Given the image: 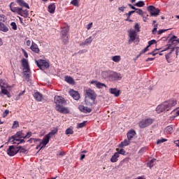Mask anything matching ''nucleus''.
Here are the masks:
<instances>
[{
  "instance_id": "f257e3e1",
  "label": "nucleus",
  "mask_w": 179,
  "mask_h": 179,
  "mask_svg": "<svg viewBox=\"0 0 179 179\" xmlns=\"http://www.w3.org/2000/svg\"><path fill=\"white\" fill-rule=\"evenodd\" d=\"M176 104H177V101L174 100L164 102L157 107L156 111L158 114H160V113H164V111H169L171 110V107H174Z\"/></svg>"
},
{
  "instance_id": "4d7b16f0",
  "label": "nucleus",
  "mask_w": 179,
  "mask_h": 179,
  "mask_svg": "<svg viewBox=\"0 0 179 179\" xmlns=\"http://www.w3.org/2000/svg\"><path fill=\"white\" fill-rule=\"evenodd\" d=\"M174 50H176V58H177V57H178V54H179V47L177 46V47L174 48Z\"/></svg>"
},
{
  "instance_id": "bf43d9fd",
  "label": "nucleus",
  "mask_w": 179,
  "mask_h": 179,
  "mask_svg": "<svg viewBox=\"0 0 179 179\" xmlns=\"http://www.w3.org/2000/svg\"><path fill=\"white\" fill-rule=\"evenodd\" d=\"M170 47H171V45H168V46L165 48L163 50H162L161 52H164V51H167L168 50H170Z\"/></svg>"
},
{
  "instance_id": "20e7f679",
  "label": "nucleus",
  "mask_w": 179,
  "mask_h": 179,
  "mask_svg": "<svg viewBox=\"0 0 179 179\" xmlns=\"http://www.w3.org/2000/svg\"><path fill=\"white\" fill-rule=\"evenodd\" d=\"M35 64H36L37 66L42 71L47 69V68H50V64L43 59L36 60Z\"/></svg>"
},
{
  "instance_id": "3c124183",
  "label": "nucleus",
  "mask_w": 179,
  "mask_h": 179,
  "mask_svg": "<svg viewBox=\"0 0 179 179\" xmlns=\"http://www.w3.org/2000/svg\"><path fill=\"white\" fill-rule=\"evenodd\" d=\"M167 139L166 138H162L159 139L157 141V145L160 144V143H164V142H166Z\"/></svg>"
},
{
  "instance_id": "f03ea898",
  "label": "nucleus",
  "mask_w": 179,
  "mask_h": 179,
  "mask_svg": "<svg viewBox=\"0 0 179 179\" xmlns=\"http://www.w3.org/2000/svg\"><path fill=\"white\" fill-rule=\"evenodd\" d=\"M24 136H25V135L23 133V131H17L15 134V135H14L12 137H10L9 138V141L10 142H13V143H16V142H19V141H20V139H22V138H23V139H25ZM15 141H16V142H15Z\"/></svg>"
},
{
  "instance_id": "680f3d73",
  "label": "nucleus",
  "mask_w": 179,
  "mask_h": 179,
  "mask_svg": "<svg viewBox=\"0 0 179 179\" xmlns=\"http://www.w3.org/2000/svg\"><path fill=\"white\" fill-rule=\"evenodd\" d=\"M92 26H93V22L88 24L87 26V30H90V29H92Z\"/></svg>"
},
{
  "instance_id": "39448f33",
  "label": "nucleus",
  "mask_w": 179,
  "mask_h": 179,
  "mask_svg": "<svg viewBox=\"0 0 179 179\" xmlns=\"http://www.w3.org/2000/svg\"><path fill=\"white\" fill-rule=\"evenodd\" d=\"M153 124V119L152 118H147L145 120H141L138 123V127L140 128H146Z\"/></svg>"
},
{
  "instance_id": "7c9ffc66",
  "label": "nucleus",
  "mask_w": 179,
  "mask_h": 179,
  "mask_svg": "<svg viewBox=\"0 0 179 179\" xmlns=\"http://www.w3.org/2000/svg\"><path fill=\"white\" fill-rule=\"evenodd\" d=\"M131 142L129 140L125 139L123 141L121 142L120 144L118 145L119 148H124V146H128Z\"/></svg>"
},
{
  "instance_id": "a878e982",
  "label": "nucleus",
  "mask_w": 179,
  "mask_h": 179,
  "mask_svg": "<svg viewBox=\"0 0 179 179\" xmlns=\"http://www.w3.org/2000/svg\"><path fill=\"white\" fill-rule=\"evenodd\" d=\"M20 16H23V17H27L29 16V10L25 9L23 10V8H20V13L19 14Z\"/></svg>"
},
{
  "instance_id": "aec40b11",
  "label": "nucleus",
  "mask_w": 179,
  "mask_h": 179,
  "mask_svg": "<svg viewBox=\"0 0 179 179\" xmlns=\"http://www.w3.org/2000/svg\"><path fill=\"white\" fill-rule=\"evenodd\" d=\"M92 85H93V83H94V85H96V87H97V89H103V87H107V85H106V84L103 83H100L99 81H92L91 82Z\"/></svg>"
},
{
  "instance_id": "c85d7f7f",
  "label": "nucleus",
  "mask_w": 179,
  "mask_h": 179,
  "mask_svg": "<svg viewBox=\"0 0 179 179\" xmlns=\"http://www.w3.org/2000/svg\"><path fill=\"white\" fill-rule=\"evenodd\" d=\"M48 12L50 13H54L55 12V3H52L48 6Z\"/></svg>"
},
{
  "instance_id": "f8f14e48",
  "label": "nucleus",
  "mask_w": 179,
  "mask_h": 179,
  "mask_svg": "<svg viewBox=\"0 0 179 179\" xmlns=\"http://www.w3.org/2000/svg\"><path fill=\"white\" fill-rule=\"evenodd\" d=\"M21 62L24 68V72H30V66L29 65V61L27 59H22L21 60Z\"/></svg>"
},
{
  "instance_id": "423d86ee",
  "label": "nucleus",
  "mask_w": 179,
  "mask_h": 179,
  "mask_svg": "<svg viewBox=\"0 0 179 179\" xmlns=\"http://www.w3.org/2000/svg\"><path fill=\"white\" fill-rule=\"evenodd\" d=\"M19 150H20V149L18 148L15 145H10L7 150V155H8V156H10V157L15 156V155L17 154Z\"/></svg>"
},
{
  "instance_id": "6e6552de",
  "label": "nucleus",
  "mask_w": 179,
  "mask_h": 179,
  "mask_svg": "<svg viewBox=\"0 0 179 179\" xmlns=\"http://www.w3.org/2000/svg\"><path fill=\"white\" fill-rule=\"evenodd\" d=\"M55 103L56 104V107H59L62 105H66V102L65 101V99L62 96H55L54 98Z\"/></svg>"
},
{
  "instance_id": "c03bdc74",
  "label": "nucleus",
  "mask_w": 179,
  "mask_h": 179,
  "mask_svg": "<svg viewBox=\"0 0 179 179\" xmlns=\"http://www.w3.org/2000/svg\"><path fill=\"white\" fill-rule=\"evenodd\" d=\"M62 38L63 40V43L64 44H68V41H69V38L67 36H62Z\"/></svg>"
},
{
  "instance_id": "f704fd0d",
  "label": "nucleus",
  "mask_w": 179,
  "mask_h": 179,
  "mask_svg": "<svg viewBox=\"0 0 179 179\" xmlns=\"http://www.w3.org/2000/svg\"><path fill=\"white\" fill-rule=\"evenodd\" d=\"M112 61H113V62H116V63L120 62V61H121V56L115 55V56L112 57Z\"/></svg>"
},
{
  "instance_id": "37998d69",
  "label": "nucleus",
  "mask_w": 179,
  "mask_h": 179,
  "mask_svg": "<svg viewBox=\"0 0 179 179\" xmlns=\"http://www.w3.org/2000/svg\"><path fill=\"white\" fill-rule=\"evenodd\" d=\"M73 130H72V129L68 128L66 130V135H73Z\"/></svg>"
},
{
  "instance_id": "473e14b6",
  "label": "nucleus",
  "mask_w": 179,
  "mask_h": 179,
  "mask_svg": "<svg viewBox=\"0 0 179 179\" xmlns=\"http://www.w3.org/2000/svg\"><path fill=\"white\" fill-rule=\"evenodd\" d=\"M8 30L9 29L8 28V27H6L3 23L0 22V31L6 33V31H8Z\"/></svg>"
},
{
  "instance_id": "58836bf2",
  "label": "nucleus",
  "mask_w": 179,
  "mask_h": 179,
  "mask_svg": "<svg viewBox=\"0 0 179 179\" xmlns=\"http://www.w3.org/2000/svg\"><path fill=\"white\" fill-rule=\"evenodd\" d=\"M116 153H118L119 156L120 155H125V150L124 149L120 150V148H116Z\"/></svg>"
},
{
  "instance_id": "393cba45",
  "label": "nucleus",
  "mask_w": 179,
  "mask_h": 179,
  "mask_svg": "<svg viewBox=\"0 0 179 179\" xmlns=\"http://www.w3.org/2000/svg\"><path fill=\"white\" fill-rule=\"evenodd\" d=\"M34 97L36 101H41V100H43V94H41L40 92H35Z\"/></svg>"
},
{
  "instance_id": "864d4df0",
  "label": "nucleus",
  "mask_w": 179,
  "mask_h": 179,
  "mask_svg": "<svg viewBox=\"0 0 179 179\" xmlns=\"http://www.w3.org/2000/svg\"><path fill=\"white\" fill-rule=\"evenodd\" d=\"M19 127V122L14 121L13 124V128H17Z\"/></svg>"
},
{
  "instance_id": "9d476101",
  "label": "nucleus",
  "mask_w": 179,
  "mask_h": 179,
  "mask_svg": "<svg viewBox=\"0 0 179 179\" xmlns=\"http://www.w3.org/2000/svg\"><path fill=\"white\" fill-rule=\"evenodd\" d=\"M148 11L150 12V16H155V17L159 15V13H160V10L156 8L155 6H149L148 7Z\"/></svg>"
},
{
  "instance_id": "72a5a7b5",
  "label": "nucleus",
  "mask_w": 179,
  "mask_h": 179,
  "mask_svg": "<svg viewBox=\"0 0 179 179\" xmlns=\"http://www.w3.org/2000/svg\"><path fill=\"white\" fill-rule=\"evenodd\" d=\"M164 133L168 134H173V127L171 126H167L164 129Z\"/></svg>"
},
{
  "instance_id": "13d9d810",
  "label": "nucleus",
  "mask_w": 179,
  "mask_h": 179,
  "mask_svg": "<svg viewBox=\"0 0 179 179\" xmlns=\"http://www.w3.org/2000/svg\"><path fill=\"white\" fill-rule=\"evenodd\" d=\"M167 30L169 29H159L158 31V34L160 35V34H163V33H164V31H167Z\"/></svg>"
},
{
  "instance_id": "6e6d98bb",
  "label": "nucleus",
  "mask_w": 179,
  "mask_h": 179,
  "mask_svg": "<svg viewBox=\"0 0 179 179\" xmlns=\"http://www.w3.org/2000/svg\"><path fill=\"white\" fill-rule=\"evenodd\" d=\"M125 8H126L125 6L119 7L118 10L120 13H121V12H124L125 10Z\"/></svg>"
},
{
  "instance_id": "1a4fd4ad",
  "label": "nucleus",
  "mask_w": 179,
  "mask_h": 179,
  "mask_svg": "<svg viewBox=\"0 0 179 179\" xmlns=\"http://www.w3.org/2000/svg\"><path fill=\"white\" fill-rule=\"evenodd\" d=\"M129 33V44H131V43H134L135 40H136V31L134 29H129L128 31Z\"/></svg>"
},
{
  "instance_id": "0e129e2a",
  "label": "nucleus",
  "mask_w": 179,
  "mask_h": 179,
  "mask_svg": "<svg viewBox=\"0 0 179 179\" xmlns=\"http://www.w3.org/2000/svg\"><path fill=\"white\" fill-rule=\"evenodd\" d=\"M145 61L146 62H149V61H155V57H148Z\"/></svg>"
},
{
  "instance_id": "7ed1b4c3",
  "label": "nucleus",
  "mask_w": 179,
  "mask_h": 179,
  "mask_svg": "<svg viewBox=\"0 0 179 179\" xmlns=\"http://www.w3.org/2000/svg\"><path fill=\"white\" fill-rule=\"evenodd\" d=\"M85 96L86 99H90V100H92V101H93V103H94L97 97V94H96L94 90L90 88L85 90Z\"/></svg>"
},
{
  "instance_id": "6ab92c4d",
  "label": "nucleus",
  "mask_w": 179,
  "mask_h": 179,
  "mask_svg": "<svg viewBox=\"0 0 179 179\" xmlns=\"http://www.w3.org/2000/svg\"><path fill=\"white\" fill-rule=\"evenodd\" d=\"M12 5H13V2H11L10 4V10L11 12H13V13H17L19 15L20 13L21 8L19 7H13Z\"/></svg>"
},
{
  "instance_id": "a18cd8bd",
  "label": "nucleus",
  "mask_w": 179,
  "mask_h": 179,
  "mask_svg": "<svg viewBox=\"0 0 179 179\" xmlns=\"http://www.w3.org/2000/svg\"><path fill=\"white\" fill-rule=\"evenodd\" d=\"M134 31H136V33H139V31H141V28L139 27V24L136 23L134 26Z\"/></svg>"
},
{
  "instance_id": "4be33fe9",
  "label": "nucleus",
  "mask_w": 179,
  "mask_h": 179,
  "mask_svg": "<svg viewBox=\"0 0 179 179\" xmlns=\"http://www.w3.org/2000/svg\"><path fill=\"white\" fill-rule=\"evenodd\" d=\"M31 50L34 52H36V54H38V52H40V49L38 48V46L34 42H32V44L31 45Z\"/></svg>"
},
{
  "instance_id": "f3484780",
  "label": "nucleus",
  "mask_w": 179,
  "mask_h": 179,
  "mask_svg": "<svg viewBox=\"0 0 179 179\" xmlns=\"http://www.w3.org/2000/svg\"><path fill=\"white\" fill-rule=\"evenodd\" d=\"M109 93H110V94H113L115 97H118V96H120V91L117 88H110L109 90Z\"/></svg>"
},
{
  "instance_id": "4c0bfd02",
  "label": "nucleus",
  "mask_w": 179,
  "mask_h": 179,
  "mask_svg": "<svg viewBox=\"0 0 179 179\" xmlns=\"http://www.w3.org/2000/svg\"><path fill=\"white\" fill-rule=\"evenodd\" d=\"M57 132H58V130L57 129L52 130L49 134H46V136L51 138L52 136H54V135H55V134H57Z\"/></svg>"
},
{
  "instance_id": "603ef678",
  "label": "nucleus",
  "mask_w": 179,
  "mask_h": 179,
  "mask_svg": "<svg viewBox=\"0 0 179 179\" xmlns=\"http://www.w3.org/2000/svg\"><path fill=\"white\" fill-rule=\"evenodd\" d=\"M135 10L129 11L128 13H126V16H127L128 19H129V17H131V15L135 13Z\"/></svg>"
},
{
  "instance_id": "a19ab883",
  "label": "nucleus",
  "mask_w": 179,
  "mask_h": 179,
  "mask_svg": "<svg viewBox=\"0 0 179 179\" xmlns=\"http://www.w3.org/2000/svg\"><path fill=\"white\" fill-rule=\"evenodd\" d=\"M17 148L20 149V150H19V152H20V153H27V150H26V149L24 148H22V146H18Z\"/></svg>"
},
{
  "instance_id": "e2e57ef3",
  "label": "nucleus",
  "mask_w": 179,
  "mask_h": 179,
  "mask_svg": "<svg viewBox=\"0 0 179 179\" xmlns=\"http://www.w3.org/2000/svg\"><path fill=\"white\" fill-rule=\"evenodd\" d=\"M30 136H31V132L29 131L28 133H27V134L25 135L24 138L26 139V138H30Z\"/></svg>"
},
{
  "instance_id": "2f4dec72",
  "label": "nucleus",
  "mask_w": 179,
  "mask_h": 179,
  "mask_svg": "<svg viewBox=\"0 0 179 179\" xmlns=\"http://www.w3.org/2000/svg\"><path fill=\"white\" fill-rule=\"evenodd\" d=\"M135 135H136V132H135L134 130H131V131H128L127 138H128L129 141H131V139H132V138H134V136Z\"/></svg>"
},
{
  "instance_id": "de8ad7c7",
  "label": "nucleus",
  "mask_w": 179,
  "mask_h": 179,
  "mask_svg": "<svg viewBox=\"0 0 179 179\" xmlns=\"http://www.w3.org/2000/svg\"><path fill=\"white\" fill-rule=\"evenodd\" d=\"M176 38H177V36L176 35L172 36L171 38H170V41L172 42V44H176Z\"/></svg>"
},
{
  "instance_id": "412c9836",
  "label": "nucleus",
  "mask_w": 179,
  "mask_h": 179,
  "mask_svg": "<svg viewBox=\"0 0 179 179\" xmlns=\"http://www.w3.org/2000/svg\"><path fill=\"white\" fill-rule=\"evenodd\" d=\"M0 87L2 94H5L7 96V97H10V93L8 92V90L6 89V87L2 85V84H0Z\"/></svg>"
},
{
  "instance_id": "9b49d317",
  "label": "nucleus",
  "mask_w": 179,
  "mask_h": 179,
  "mask_svg": "<svg viewBox=\"0 0 179 179\" xmlns=\"http://www.w3.org/2000/svg\"><path fill=\"white\" fill-rule=\"evenodd\" d=\"M64 106V105H60L59 106H56L55 110L61 113V114H69V109Z\"/></svg>"
},
{
  "instance_id": "69168bd1",
  "label": "nucleus",
  "mask_w": 179,
  "mask_h": 179,
  "mask_svg": "<svg viewBox=\"0 0 179 179\" xmlns=\"http://www.w3.org/2000/svg\"><path fill=\"white\" fill-rule=\"evenodd\" d=\"M149 47H150V46H149V45H148L145 48H144L143 50H142V52L143 53H145V52H146V51H148L149 50Z\"/></svg>"
},
{
  "instance_id": "c756f323",
  "label": "nucleus",
  "mask_w": 179,
  "mask_h": 179,
  "mask_svg": "<svg viewBox=\"0 0 179 179\" xmlns=\"http://www.w3.org/2000/svg\"><path fill=\"white\" fill-rule=\"evenodd\" d=\"M111 74V71H103L101 73V76L103 79H110V76Z\"/></svg>"
},
{
  "instance_id": "dca6fc26",
  "label": "nucleus",
  "mask_w": 179,
  "mask_h": 179,
  "mask_svg": "<svg viewBox=\"0 0 179 179\" xmlns=\"http://www.w3.org/2000/svg\"><path fill=\"white\" fill-rule=\"evenodd\" d=\"M17 3L21 6V8H27V9H30L29 4L26 3L24 0H16Z\"/></svg>"
},
{
  "instance_id": "774afa93",
  "label": "nucleus",
  "mask_w": 179,
  "mask_h": 179,
  "mask_svg": "<svg viewBox=\"0 0 179 179\" xmlns=\"http://www.w3.org/2000/svg\"><path fill=\"white\" fill-rule=\"evenodd\" d=\"M134 179H146V177H145V176H138V177H137L136 178H134Z\"/></svg>"
},
{
  "instance_id": "bb28decb",
  "label": "nucleus",
  "mask_w": 179,
  "mask_h": 179,
  "mask_svg": "<svg viewBox=\"0 0 179 179\" xmlns=\"http://www.w3.org/2000/svg\"><path fill=\"white\" fill-rule=\"evenodd\" d=\"M64 80L67 83H69V85H74L75 84V80L71 76H65L64 77Z\"/></svg>"
},
{
  "instance_id": "0eeeda50",
  "label": "nucleus",
  "mask_w": 179,
  "mask_h": 179,
  "mask_svg": "<svg viewBox=\"0 0 179 179\" xmlns=\"http://www.w3.org/2000/svg\"><path fill=\"white\" fill-rule=\"evenodd\" d=\"M122 79V76L120 73L110 71V76L109 77V80H121Z\"/></svg>"
},
{
  "instance_id": "4468645a",
  "label": "nucleus",
  "mask_w": 179,
  "mask_h": 179,
  "mask_svg": "<svg viewBox=\"0 0 179 179\" xmlns=\"http://www.w3.org/2000/svg\"><path fill=\"white\" fill-rule=\"evenodd\" d=\"M174 51V48H173L171 51L165 55V58L168 64H171L173 61V52Z\"/></svg>"
},
{
  "instance_id": "5701e85b",
  "label": "nucleus",
  "mask_w": 179,
  "mask_h": 179,
  "mask_svg": "<svg viewBox=\"0 0 179 179\" xmlns=\"http://www.w3.org/2000/svg\"><path fill=\"white\" fill-rule=\"evenodd\" d=\"M92 41H93V39L92 38V36H90L89 38L85 39L84 42H82L80 45H81V47H83L85 45H87V44H92Z\"/></svg>"
},
{
  "instance_id": "5fc2aeb1",
  "label": "nucleus",
  "mask_w": 179,
  "mask_h": 179,
  "mask_svg": "<svg viewBox=\"0 0 179 179\" xmlns=\"http://www.w3.org/2000/svg\"><path fill=\"white\" fill-rule=\"evenodd\" d=\"M156 51H159V49H156L155 50L148 53V55H152V57H155V55H156L157 54V52H156Z\"/></svg>"
},
{
  "instance_id": "a211bd4d",
  "label": "nucleus",
  "mask_w": 179,
  "mask_h": 179,
  "mask_svg": "<svg viewBox=\"0 0 179 179\" xmlns=\"http://www.w3.org/2000/svg\"><path fill=\"white\" fill-rule=\"evenodd\" d=\"M78 108H79L80 111H81L82 113H92L91 108L86 107L83 105H80L78 106Z\"/></svg>"
},
{
  "instance_id": "8fccbe9b",
  "label": "nucleus",
  "mask_w": 179,
  "mask_h": 179,
  "mask_svg": "<svg viewBox=\"0 0 179 179\" xmlns=\"http://www.w3.org/2000/svg\"><path fill=\"white\" fill-rule=\"evenodd\" d=\"M156 40L152 39L151 41H148V47H150V45H153V44H156Z\"/></svg>"
},
{
  "instance_id": "09e8293b",
  "label": "nucleus",
  "mask_w": 179,
  "mask_h": 179,
  "mask_svg": "<svg viewBox=\"0 0 179 179\" xmlns=\"http://www.w3.org/2000/svg\"><path fill=\"white\" fill-rule=\"evenodd\" d=\"M86 125V122H83L81 123H78L77 127L78 128H83Z\"/></svg>"
},
{
  "instance_id": "79ce46f5",
  "label": "nucleus",
  "mask_w": 179,
  "mask_h": 179,
  "mask_svg": "<svg viewBox=\"0 0 179 179\" xmlns=\"http://www.w3.org/2000/svg\"><path fill=\"white\" fill-rule=\"evenodd\" d=\"M136 13H138V15H140V16H143V10L139 8H136L135 9Z\"/></svg>"
},
{
  "instance_id": "052dcab7",
  "label": "nucleus",
  "mask_w": 179,
  "mask_h": 179,
  "mask_svg": "<svg viewBox=\"0 0 179 179\" xmlns=\"http://www.w3.org/2000/svg\"><path fill=\"white\" fill-rule=\"evenodd\" d=\"M24 76L25 78H30V73H29V72H24Z\"/></svg>"
},
{
  "instance_id": "cd10ccee",
  "label": "nucleus",
  "mask_w": 179,
  "mask_h": 179,
  "mask_svg": "<svg viewBox=\"0 0 179 179\" xmlns=\"http://www.w3.org/2000/svg\"><path fill=\"white\" fill-rule=\"evenodd\" d=\"M69 32V27H65L62 30V37H66L68 36V33Z\"/></svg>"
},
{
  "instance_id": "2eb2a0df",
  "label": "nucleus",
  "mask_w": 179,
  "mask_h": 179,
  "mask_svg": "<svg viewBox=\"0 0 179 179\" xmlns=\"http://www.w3.org/2000/svg\"><path fill=\"white\" fill-rule=\"evenodd\" d=\"M50 139H51L49 136H45L43 141L41 143V145H42V146L41 147V149H43V148H45V146H47V145H48L49 142H50Z\"/></svg>"
},
{
  "instance_id": "49530a36",
  "label": "nucleus",
  "mask_w": 179,
  "mask_h": 179,
  "mask_svg": "<svg viewBox=\"0 0 179 179\" xmlns=\"http://www.w3.org/2000/svg\"><path fill=\"white\" fill-rule=\"evenodd\" d=\"M10 26L13 30H17V25H16V22H11Z\"/></svg>"
},
{
  "instance_id": "e433bc0d",
  "label": "nucleus",
  "mask_w": 179,
  "mask_h": 179,
  "mask_svg": "<svg viewBox=\"0 0 179 179\" xmlns=\"http://www.w3.org/2000/svg\"><path fill=\"white\" fill-rule=\"evenodd\" d=\"M134 6H137L138 8H142L145 6V2L143 1H139L135 3Z\"/></svg>"
},
{
  "instance_id": "338daca9",
  "label": "nucleus",
  "mask_w": 179,
  "mask_h": 179,
  "mask_svg": "<svg viewBox=\"0 0 179 179\" xmlns=\"http://www.w3.org/2000/svg\"><path fill=\"white\" fill-rule=\"evenodd\" d=\"M8 114H9V110H6L3 113V117H6V115H8Z\"/></svg>"
},
{
  "instance_id": "b1692460",
  "label": "nucleus",
  "mask_w": 179,
  "mask_h": 179,
  "mask_svg": "<svg viewBox=\"0 0 179 179\" xmlns=\"http://www.w3.org/2000/svg\"><path fill=\"white\" fill-rule=\"evenodd\" d=\"M118 157H120L118 152H115L110 158L111 163H117V162H118Z\"/></svg>"
},
{
  "instance_id": "ea45409f",
  "label": "nucleus",
  "mask_w": 179,
  "mask_h": 179,
  "mask_svg": "<svg viewBox=\"0 0 179 179\" xmlns=\"http://www.w3.org/2000/svg\"><path fill=\"white\" fill-rule=\"evenodd\" d=\"M70 3L73 6H79V0H73Z\"/></svg>"
},
{
  "instance_id": "c9c22d12",
  "label": "nucleus",
  "mask_w": 179,
  "mask_h": 179,
  "mask_svg": "<svg viewBox=\"0 0 179 179\" xmlns=\"http://www.w3.org/2000/svg\"><path fill=\"white\" fill-rule=\"evenodd\" d=\"M155 163H156V159H152L147 164V166L150 167V169H152V167L155 166Z\"/></svg>"
},
{
  "instance_id": "ddd939ff",
  "label": "nucleus",
  "mask_w": 179,
  "mask_h": 179,
  "mask_svg": "<svg viewBox=\"0 0 179 179\" xmlns=\"http://www.w3.org/2000/svg\"><path fill=\"white\" fill-rule=\"evenodd\" d=\"M69 94L73 97L74 100H79L80 99V95L79 94V92L78 91H75L73 90H71L69 91Z\"/></svg>"
}]
</instances>
